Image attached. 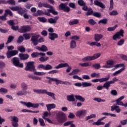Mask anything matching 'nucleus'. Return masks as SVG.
Returning <instances> with one entry per match:
<instances>
[{
	"instance_id": "obj_1",
	"label": "nucleus",
	"mask_w": 127,
	"mask_h": 127,
	"mask_svg": "<svg viewBox=\"0 0 127 127\" xmlns=\"http://www.w3.org/2000/svg\"><path fill=\"white\" fill-rule=\"evenodd\" d=\"M35 64V62H29L26 63L25 64L26 66L25 67V71L33 72L34 75H36L37 76H43V75H45L46 73L44 72L36 71V69H35V65H34Z\"/></svg>"
},
{
	"instance_id": "obj_2",
	"label": "nucleus",
	"mask_w": 127,
	"mask_h": 127,
	"mask_svg": "<svg viewBox=\"0 0 127 127\" xmlns=\"http://www.w3.org/2000/svg\"><path fill=\"white\" fill-rule=\"evenodd\" d=\"M10 9L13 10V11H17V13L20 15H23L25 19H28L29 18V15L25 12H27V10L26 8H22L19 6H15L13 7H10Z\"/></svg>"
},
{
	"instance_id": "obj_3",
	"label": "nucleus",
	"mask_w": 127,
	"mask_h": 127,
	"mask_svg": "<svg viewBox=\"0 0 127 127\" xmlns=\"http://www.w3.org/2000/svg\"><path fill=\"white\" fill-rule=\"evenodd\" d=\"M56 120L59 124H63L67 121V117L64 112H59L56 114Z\"/></svg>"
},
{
	"instance_id": "obj_4",
	"label": "nucleus",
	"mask_w": 127,
	"mask_h": 127,
	"mask_svg": "<svg viewBox=\"0 0 127 127\" xmlns=\"http://www.w3.org/2000/svg\"><path fill=\"white\" fill-rule=\"evenodd\" d=\"M7 49L8 50V51L6 53V55L8 59H9V58H11V57H13V56H15V55H17V54H18V51L12 50V49H14V47H13V46L7 47Z\"/></svg>"
},
{
	"instance_id": "obj_5",
	"label": "nucleus",
	"mask_w": 127,
	"mask_h": 127,
	"mask_svg": "<svg viewBox=\"0 0 127 127\" xmlns=\"http://www.w3.org/2000/svg\"><path fill=\"white\" fill-rule=\"evenodd\" d=\"M33 92H34V93H37V94H46L48 96L51 97L54 100H56V98H55V94L51 92H48L46 89H33Z\"/></svg>"
},
{
	"instance_id": "obj_6",
	"label": "nucleus",
	"mask_w": 127,
	"mask_h": 127,
	"mask_svg": "<svg viewBox=\"0 0 127 127\" xmlns=\"http://www.w3.org/2000/svg\"><path fill=\"white\" fill-rule=\"evenodd\" d=\"M38 35L32 36L31 37V41H32L34 46H37V45H38V43L44 42V40H43V38H41L38 40Z\"/></svg>"
},
{
	"instance_id": "obj_7",
	"label": "nucleus",
	"mask_w": 127,
	"mask_h": 127,
	"mask_svg": "<svg viewBox=\"0 0 127 127\" xmlns=\"http://www.w3.org/2000/svg\"><path fill=\"white\" fill-rule=\"evenodd\" d=\"M65 67H68L66 69V73H69L72 70V67L69 66L68 63L60 64L59 65L55 66L56 69H60V68H65Z\"/></svg>"
},
{
	"instance_id": "obj_8",
	"label": "nucleus",
	"mask_w": 127,
	"mask_h": 127,
	"mask_svg": "<svg viewBox=\"0 0 127 127\" xmlns=\"http://www.w3.org/2000/svg\"><path fill=\"white\" fill-rule=\"evenodd\" d=\"M67 5H68V2L61 3L59 5V8L60 10H63L65 12H69L70 10V7L67 6Z\"/></svg>"
},
{
	"instance_id": "obj_9",
	"label": "nucleus",
	"mask_w": 127,
	"mask_h": 127,
	"mask_svg": "<svg viewBox=\"0 0 127 127\" xmlns=\"http://www.w3.org/2000/svg\"><path fill=\"white\" fill-rule=\"evenodd\" d=\"M13 64L15 67H19V68H23V64L19 62V60L17 57H14L11 59Z\"/></svg>"
},
{
	"instance_id": "obj_10",
	"label": "nucleus",
	"mask_w": 127,
	"mask_h": 127,
	"mask_svg": "<svg viewBox=\"0 0 127 127\" xmlns=\"http://www.w3.org/2000/svg\"><path fill=\"white\" fill-rule=\"evenodd\" d=\"M117 81H119V79L117 77H114L112 80L107 81L103 84V88L106 90H109V88L111 87V84H115Z\"/></svg>"
},
{
	"instance_id": "obj_11",
	"label": "nucleus",
	"mask_w": 127,
	"mask_h": 127,
	"mask_svg": "<svg viewBox=\"0 0 127 127\" xmlns=\"http://www.w3.org/2000/svg\"><path fill=\"white\" fill-rule=\"evenodd\" d=\"M8 14H9L10 16H12V15H13V13H12V12L10 10L6 9L3 15L0 16V20L5 21V20H6V16H7Z\"/></svg>"
},
{
	"instance_id": "obj_12",
	"label": "nucleus",
	"mask_w": 127,
	"mask_h": 127,
	"mask_svg": "<svg viewBox=\"0 0 127 127\" xmlns=\"http://www.w3.org/2000/svg\"><path fill=\"white\" fill-rule=\"evenodd\" d=\"M110 76L109 74L108 75L107 77L92 79L91 80V82H92L93 83H98V82H100V83H103V82H107V81H109V80H110Z\"/></svg>"
},
{
	"instance_id": "obj_13",
	"label": "nucleus",
	"mask_w": 127,
	"mask_h": 127,
	"mask_svg": "<svg viewBox=\"0 0 127 127\" xmlns=\"http://www.w3.org/2000/svg\"><path fill=\"white\" fill-rule=\"evenodd\" d=\"M87 115V110H82L78 111L76 113V117H78L79 119H83L85 118V116Z\"/></svg>"
},
{
	"instance_id": "obj_14",
	"label": "nucleus",
	"mask_w": 127,
	"mask_h": 127,
	"mask_svg": "<svg viewBox=\"0 0 127 127\" xmlns=\"http://www.w3.org/2000/svg\"><path fill=\"white\" fill-rule=\"evenodd\" d=\"M31 28L28 25L21 26L20 28L18 30L20 33H25L27 31H30Z\"/></svg>"
},
{
	"instance_id": "obj_15",
	"label": "nucleus",
	"mask_w": 127,
	"mask_h": 127,
	"mask_svg": "<svg viewBox=\"0 0 127 127\" xmlns=\"http://www.w3.org/2000/svg\"><path fill=\"white\" fill-rule=\"evenodd\" d=\"M38 69H43V70H51L53 67L52 65L50 64H47L44 65V64H41L38 65Z\"/></svg>"
},
{
	"instance_id": "obj_16",
	"label": "nucleus",
	"mask_w": 127,
	"mask_h": 127,
	"mask_svg": "<svg viewBox=\"0 0 127 127\" xmlns=\"http://www.w3.org/2000/svg\"><path fill=\"white\" fill-rule=\"evenodd\" d=\"M37 50H39V51H42V52H46V51H48V48L45 45H42L41 47L36 46L35 47Z\"/></svg>"
},
{
	"instance_id": "obj_17",
	"label": "nucleus",
	"mask_w": 127,
	"mask_h": 127,
	"mask_svg": "<svg viewBox=\"0 0 127 127\" xmlns=\"http://www.w3.org/2000/svg\"><path fill=\"white\" fill-rule=\"evenodd\" d=\"M59 19V16H57L53 18H50L48 19L49 23L51 24H56L57 20Z\"/></svg>"
},
{
	"instance_id": "obj_18",
	"label": "nucleus",
	"mask_w": 127,
	"mask_h": 127,
	"mask_svg": "<svg viewBox=\"0 0 127 127\" xmlns=\"http://www.w3.org/2000/svg\"><path fill=\"white\" fill-rule=\"evenodd\" d=\"M18 57L20 58V60H27L29 58V55L27 54L20 53L18 55Z\"/></svg>"
},
{
	"instance_id": "obj_19",
	"label": "nucleus",
	"mask_w": 127,
	"mask_h": 127,
	"mask_svg": "<svg viewBox=\"0 0 127 127\" xmlns=\"http://www.w3.org/2000/svg\"><path fill=\"white\" fill-rule=\"evenodd\" d=\"M111 112H114V111H115L116 113L118 114L121 113L122 110L121 108H120V106L114 105L113 106H111Z\"/></svg>"
},
{
	"instance_id": "obj_20",
	"label": "nucleus",
	"mask_w": 127,
	"mask_h": 127,
	"mask_svg": "<svg viewBox=\"0 0 127 127\" xmlns=\"http://www.w3.org/2000/svg\"><path fill=\"white\" fill-rule=\"evenodd\" d=\"M46 107L49 113H50V116H51V113H50V111H51L52 109H55L56 108V105L55 104H47L46 105Z\"/></svg>"
},
{
	"instance_id": "obj_21",
	"label": "nucleus",
	"mask_w": 127,
	"mask_h": 127,
	"mask_svg": "<svg viewBox=\"0 0 127 127\" xmlns=\"http://www.w3.org/2000/svg\"><path fill=\"white\" fill-rule=\"evenodd\" d=\"M104 37V36L101 34H95L94 35V40L96 42H99Z\"/></svg>"
},
{
	"instance_id": "obj_22",
	"label": "nucleus",
	"mask_w": 127,
	"mask_h": 127,
	"mask_svg": "<svg viewBox=\"0 0 127 127\" xmlns=\"http://www.w3.org/2000/svg\"><path fill=\"white\" fill-rule=\"evenodd\" d=\"M104 120V118L102 117L97 120L96 122H94L92 124L93 126H103L105 125L104 122H101V121H103Z\"/></svg>"
},
{
	"instance_id": "obj_23",
	"label": "nucleus",
	"mask_w": 127,
	"mask_h": 127,
	"mask_svg": "<svg viewBox=\"0 0 127 127\" xmlns=\"http://www.w3.org/2000/svg\"><path fill=\"white\" fill-rule=\"evenodd\" d=\"M94 4H95V5H97V6H99L101 8H105L106 7V6H105L104 3H102V2L98 1L97 0H94Z\"/></svg>"
},
{
	"instance_id": "obj_24",
	"label": "nucleus",
	"mask_w": 127,
	"mask_h": 127,
	"mask_svg": "<svg viewBox=\"0 0 127 127\" xmlns=\"http://www.w3.org/2000/svg\"><path fill=\"white\" fill-rule=\"evenodd\" d=\"M49 35H50L49 37V39H51L52 41H54L56 38H58V34L55 33H49Z\"/></svg>"
},
{
	"instance_id": "obj_25",
	"label": "nucleus",
	"mask_w": 127,
	"mask_h": 127,
	"mask_svg": "<svg viewBox=\"0 0 127 127\" xmlns=\"http://www.w3.org/2000/svg\"><path fill=\"white\" fill-rule=\"evenodd\" d=\"M47 10L49 13H50L51 12L54 15H58V12L55 10V8L53 7V6H52L51 9H48Z\"/></svg>"
},
{
	"instance_id": "obj_26",
	"label": "nucleus",
	"mask_w": 127,
	"mask_h": 127,
	"mask_svg": "<svg viewBox=\"0 0 127 127\" xmlns=\"http://www.w3.org/2000/svg\"><path fill=\"white\" fill-rule=\"evenodd\" d=\"M37 13L39 14V15H43L44 14L45 15H47L48 16H50L51 14L49 13V12H48L47 11L43 12L42 10H38L37 11Z\"/></svg>"
},
{
	"instance_id": "obj_27",
	"label": "nucleus",
	"mask_w": 127,
	"mask_h": 127,
	"mask_svg": "<svg viewBox=\"0 0 127 127\" xmlns=\"http://www.w3.org/2000/svg\"><path fill=\"white\" fill-rule=\"evenodd\" d=\"M120 67H123V68H125V65L124 64H117L116 65L113 64V66H111V68H114L112 69V71H115L116 69H118V68H120Z\"/></svg>"
},
{
	"instance_id": "obj_28",
	"label": "nucleus",
	"mask_w": 127,
	"mask_h": 127,
	"mask_svg": "<svg viewBox=\"0 0 127 127\" xmlns=\"http://www.w3.org/2000/svg\"><path fill=\"white\" fill-rule=\"evenodd\" d=\"M27 94H30V92H28L27 91H22L20 90L16 93L17 96H25Z\"/></svg>"
},
{
	"instance_id": "obj_29",
	"label": "nucleus",
	"mask_w": 127,
	"mask_h": 127,
	"mask_svg": "<svg viewBox=\"0 0 127 127\" xmlns=\"http://www.w3.org/2000/svg\"><path fill=\"white\" fill-rule=\"evenodd\" d=\"M82 60L83 62H89L93 61V58L91 56H88L82 59Z\"/></svg>"
},
{
	"instance_id": "obj_30",
	"label": "nucleus",
	"mask_w": 127,
	"mask_h": 127,
	"mask_svg": "<svg viewBox=\"0 0 127 127\" xmlns=\"http://www.w3.org/2000/svg\"><path fill=\"white\" fill-rule=\"evenodd\" d=\"M67 100L68 102H75V98L74 97V94H71L70 95H67L66 96Z\"/></svg>"
},
{
	"instance_id": "obj_31",
	"label": "nucleus",
	"mask_w": 127,
	"mask_h": 127,
	"mask_svg": "<svg viewBox=\"0 0 127 127\" xmlns=\"http://www.w3.org/2000/svg\"><path fill=\"white\" fill-rule=\"evenodd\" d=\"M21 88L23 91H26L28 89V85L25 82H22L21 83Z\"/></svg>"
},
{
	"instance_id": "obj_32",
	"label": "nucleus",
	"mask_w": 127,
	"mask_h": 127,
	"mask_svg": "<svg viewBox=\"0 0 127 127\" xmlns=\"http://www.w3.org/2000/svg\"><path fill=\"white\" fill-rule=\"evenodd\" d=\"M76 41L72 40L70 43V48H71V49H75V48L76 47Z\"/></svg>"
},
{
	"instance_id": "obj_33",
	"label": "nucleus",
	"mask_w": 127,
	"mask_h": 127,
	"mask_svg": "<svg viewBox=\"0 0 127 127\" xmlns=\"http://www.w3.org/2000/svg\"><path fill=\"white\" fill-rule=\"evenodd\" d=\"M20 103L21 104H23V105L26 106L27 108H32V106L33 105V103L31 102L26 103L25 102L21 101Z\"/></svg>"
},
{
	"instance_id": "obj_34",
	"label": "nucleus",
	"mask_w": 127,
	"mask_h": 127,
	"mask_svg": "<svg viewBox=\"0 0 127 127\" xmlns=\"http://www.w3.org/2000/svg\"><path fill=\"white\" fill-rule=\"evenodd\" d=\"M94 11L93 10V9L92 8L89 7L87 10V12L85 13V15L87 16H89V15H92V14H93Z\"/></svg>"
},
{
	"instance_id": "obj_35",
	"label": "nucleus",
	"mask_w": 127,
	"mask_h": 127,
	"mask_svg": "<svg viewBox=\"0 0 127 127\" xmlns=\"http://www.w3.org/2000/svg\"><path fill=\"white\" fill-rule=\"evenodd\" d=\"M80 69H73L72 71V72L68 73V75H69V76H72L73 75H77V74H78V73H79V72H80Z\"/></svg>"
},
{
	"instance_id": "obj_36",
	"label": "nucleus",
	"mask_w": 127,
	"mask_h": 127,
	"mask_svg": "<svg viewBox=\"0 0 127 127\" xmlns=\"http://www.w3.org/2000/svg\"><path fill=\"white\" fill-rule=\"evenodd\" d=\"M90 46H97V47H101V43H98V42H92L91 43H88Z\"/></svg>"
},
{
	"instance_id": "obj_37",
	"label": "nucleus",
	"mask_w": 127,
	"mask_h": 127,
	"mask_svg": "<svg viewBox=\"0 0 127 127\" xmlns=\"http://www.w3.org/2000/svg\"><path fill=\"white\" fill-rule=\"evenodd\" d=\"M14 39V37L12 36H9L8 38H7V41L6 43H5L6 45H7V44L11 43V42H12V41Z\"/></svg>"
},
{
	"instance_id": "obj_38",
	"label": "nucleus",
	"mask_w": 127,
	"mask_h": 127,
	"mask_svg": "<svg viewBox=\"0 0 127 127\" xmlns=\"http://www.w3.org/2000/svg\"><path fill=\"white\" fill-rule=\"evenodd\" d=\"M75 98L80 102H85V99L80 95H75Z\"/></svg>"
},
{
	"instance_id": "obj_39",
	"label": "nucleus",
	"mask_w": 127,
	"mask_h": 127,
	"mask_svg": "<svg viewBox=\"0 0 127 127\" xmlns=\"http://www.w3.org/2000/svg\"><path fill=\"white\" fill-rule=\"evenodd\" d=\"M125 69L126 68L123 67L122 68L117 70V71H116L113 73V76H117V75H119V74H121V73H122V72H123V71H124V70H125Z\"/></svg>"
},
{
	"instance_id": "obj_40",
	"label": "nucleus",
	"mask_w": 127,
	"mask_h": 127,
	"mask_svg": "<svg viewBox=\"0 0 127 127\" xmlns=\"http://www.w3.org/2000/svg\"><path fill=\"white\" fill-rule=\"evenodd\" d=\"M92 84L90 82H82V87L83 88H86V87H91Z\"/></svg>"
},
{
	"instance_id": "obj_41",
	"label": "nucleus",
	"mask_w": 127,
	"mask_h": 127,
	"mask_svg": "<svg viewBox=\"0 0 127 127\" xmlns=\"http://www.w3.org/2000/svg\"><path fill=\"white\" fill-rule=\"evenodd\" d=\"M17 51H19L21 53H24L25 52V48L22 46L18 47Z\"/></svg>"
},
{
	"instance_id": "obj_42",
	"label": "nucleus",
	"mask_w": 127,
	"mask_h": 127,
	"mask_svg": "<svg viewBox=\"0 0 127 127\" xmlns=\"http://www.w3.org/2000/svg\"><path fill=\"white\" fill-rule=\"evenodd\" d=\"M102 23V24H107L108 23V19L104 18L99 21L98 24Z\"/></svg>"
},
{
	"instance_id": "obj_43",
	"label": "nucleus",
	"mask_w": 127,
	"mask_h": 127,
	"mask_svg": "<svg viewBox=\"0 0 127 127\" xmlns=\"http://www.w3.org/2000/svg\"><path fill=\"white\" fill-rule=\"evenodd\" d=\"M116 33L117 34V35H118V36H119V37H120V36H122V37H124V34L125 33V31H124L123 29H121Z\"/></svg>"
},
{
	"instance_id": "obj_44",
	"label": "nucleus",
	"mask_w": 127,
	"mask_h": 127,
	"mask_svg": "<svg viewBox=\"0 0 127 127\" xmlns=\"http://www.w3.org/2000/svg\"><path fill=\"white\" fill-rule=\"evenodd\" d=\"M79 65L81 66V67H89V66H91L92 64L91 63H84L82 64H79Z\"/></svg>"
},
{
	"instance_id": "obj_45",
	"label": "nucleus",
	"mask_w": 127,
	"mask_h": 127,
	"mask_svg": "<svg viewBox=\"0 0 127 127\" xmlns=\"http://www.w3.org/2000/svg\"><path fill=\"white\" fill-rule=\"evenodd\" d=\"M90 76L92 78H99L100 77V73H97L96 72H93L90 74Z\"/></svg>"
},
{
	"instance_id": "obj_46",
	"label": "nucleus",
	"mask_w": 127,
	"mask_h": 127,
	"mask_svg": "<svg viewBox=\"0 0 127 127\" xmlns=\"http://www.w3.org/2000/svg\"><path fill=\"white\" fill-rule=\"evenodd\" d=\"M48 60H49V57H42L39 58V61H40L41 62H45V61H47Z\"/></svg>"
},
{
	"instance_id": "obj_47",
	"label": "nucleus",
	"mask_w": 127,
	"mask_h": 127,
	"mask_svg": "<svg viewBox=\"0 0 127 127\" xmlns=\"http://www.w3.org/2000/svg\"><path fill=\"white\" fill-rule=\"evenodd\" d=\"M8 92V90L6 88H0V94H6Z\"/></svg>"
},
{
	"instance_id": "obj_48",
	"label": "nucleus",
	"mask_w": 127,
	"mask_h": 127,
	"mask_svg": "<svg viewBox=\"0 0 127 127\" xmlns=\"http://www.w3.org/2000/svg\"><path fill=\"white\" fill-rule=\"evenodd\" d=\"M77 3L78 5H80V6H82L83 5H85V4H86V2L84 1V0H78Z\"/></svg>"
},
{
	"instance_id": "obj_49",
	"label": "nucleus",
	"mask_w": 127,
	"mask_h": 127,
	"mask_svg": "<svg viewBox=\"0 0 127 127\" xmlns=\"http://www.w3.org/2000/svg\"><path fill=\"white\" fill-rule=\"evenodd\" d=\"M38 19L39 20V21H40V22L43 23L46 22L47 21V19L44 17H38Z\"/></svg>"
},
{
	"instance_id": "obj_50",
	"label": "nucleus",
	"mask_w": 127,
	"mask_h": 127,
	"mask_svg": "<svg viewBox=\"0 0 127 127\" xmlns=\"http://www.w3.org/2000/svg\"><path fill=\"white\" fill-rule=\"evenodd\" d=\"M78 23H79V20L78 19H75L74 20L69 22L70 25H74V24H78Z\"/></svg>"
},
{
	"instance_id": "obj_51",
	"label": "nucleus",
	"mask_w": 127,
	"mask_h": 127,
	"mask_svg": "<svg viewBox=\"0 0 127 127\" xmlns=\"http://www.w3.org/2000/svg\"><path fill=\"white\" fill-rule=\"evenodd\" d=\"M118 27V24L115 25L114 27H108L107 28L108 31H114L116 30V28Z\"/></svg>"
},
{
	"instance_id": "obj_52",
	"label": "nucleus",
	"mask_w": 127,
	"mask_h": 127,
	"mask_svg": "<svg viewBox=\"0 0 127 127\" xmlns=\"http://www.w3.org/2000/svg\"><path fill=\"white\" fill-rule=\"evenodd\" d=\"M101 56V53H97L95 54L92 57V60H95V59H97V58H99Z\"/></svg>"
},
{
	"instance_id": "obj_53",
	"label": "nucleus",
	"mask_w": 127,
	"mask_h": 127,
	"mask_svg": "<svg viewBox=\"0 0 127 127\" xmlns=\"http://www.w3.org/2000/svg\"><path fill=\"white\" fill-rule=\"evenodd\" d=\"M92 15L93 16L98 18H100L101 17V16H102V14H101V13L98 12H94Z\"/></svg>"
},
{
	"instance_id": "obj_54",
	"label": "nucleus",
	"mask_w": 127,
	"mask_h": 127,
	"mask_svg": "<svg viewBox=\"0 0 127 127\" xmlns=\"http://www.w3.org/2000/svg\"><path fill=\"white\" fill-rule=\"evenodd\" d=\"M6 2L11 5H15V1L14 0H8Z\"/></svg>"
},
{
	"instance_id": "obj_55",
	"label": "nucleus",
	"mask_w": 127,
	"mask_h": 127,
	"mask_svg": "<svg viewBox=\"0 0 127 127\" xmlns=\"http://www.w3.org/2000/svg\"><path fill=\"white\" fill-rule=\"evenodd\" d=\"M23 36L24 37L25 40H28V39H30V34L25 33L23 35Z\"/></svg>"
},
{
	"instance_id": "obj_56",
	"label": "nucleus",
	"mask_w": 127,
	"mask_h": 127,
	"mask_svg": "<svg viewBox=\"0 0 127 127\" xmlns=\"http://www.w3.org/2000/svg\"><path fill=\"white\" fill-rule=\"evenodd\" d=\"M39 122L41 127H45V123H44V120H43L42 118H39Z\"/></svg>"
},
{
	"instance_id": "obj_57",
	"label": "nucleus",
	"mask_w": 127,
	"mask_h": 127,
	"mask_svg": "<svg viewBox=\"0 0 127 127\" xmlns=\"http://www.w3.org/2000/svg\"><path fill=\"white\" fill-rule=\"evenodd\" d=\"M88 23L90 25H95V24H96L97 22H96V21H95L94 19H90L88 20Z\"/></svg>"
},
{
	"instance_id": "obj_58",
	"label": "nucleus",
	"mask_w": 127,
	"mask_h": 127,
	"mask_svg": "<svg viewBox=\"0 0 127 127\" xmlns=\"http://www.w3.org/2000/svg\"><path fill=\"white\" fill-rule=\"evenodd\" d=\"M125 43V39H121L117 43V45L118 46H122Z\"/></svg>"
},
{
	"instance_id": "obj_59",
	"label": "nucleus",
	"mask_w": 127,
	"mask_h": 127,
	"mask_svg": "<svg viewBox=\"0 0 127 127\" xmlns=\"http://www.w3.org/2000/svg\"><path fill=\"white\" fill-rule=\"evenodd\" d=\"M74 121H67L64 124V127H67L68 126H71V124H73Z\"/></svg>"
},
{
	"instance_id": "obj_60",
	"label": "nucleus",
	"mask_w": 127,
	"mask_h": 127,
	"mask_svg": "<svg viewBox=\"0 0 127 127\" xmlns=\"http://www.w3.org/2000/svg\"><path fill=\"white\" fill-rule=\"evenodd\" d=\"M92 67L95 69H99L101 68V64H95L92 65Z\"/></svg>"
},
{
	"instance_id": "obj_61",
	"label": "nucleus",
	"mask_w": 127,
	"mask_h": 127,
	"mask_svg": "<svg viewBox=\"0 0 127 127\" xmlns=\"http://www.w3.org/2000/svg\"><path fill=\"white\" fill-rule=\"evenodd\" d=\"M93 118H96V115L95 114H91L89 116L86 117V121H88V120H90V119H93Z\"/></svg>"
},
{
	"instance_id": "obj_62",
	"label": "nucleus",
	"mask_w": 127,
	"mask_h": 127,
	"mask_svg": "<svg viewBox=\"0 0 127 127\" xmlns=\"http://www.w3.org/2000/svg\"><path fill=\"white\" fill-rule=\"evenodd\" d=\"M114 8V0H110V6L109 10H112Z\"/></svg>"
},
{
	"instance_id": "obj_63",
	"label": "nucleus",
	"mask_w": 127,
	"mask_h": 127,
	"mask_svg": "<svg viewBox=\"0 0 127 127\" xmlns=\"http://www.w3.org/2000/svg\"><path fill=\"white\" fill-rule=\"evenodd\" d=\"M23 37L22 36H20L17 41V43H21L23 41Z\"/></svg>"
},
{
	"instance_id": "obj_64",
	"label": "nucleus",
	"mask_w": 127,
	"mask_h": 127,
	"mask_svg": "<svg viewBox=\"0 0 127 127\" xmlns=\"http://www.w3.org/2000/svg\"><path fill=\"white\" fill-rule=\"evenodd\" d=\"M106 64L109 66H113L114 65V61L108 60L107 61Z\"/></svg>"
}]
</instances>
